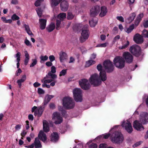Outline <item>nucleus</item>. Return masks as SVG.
Segmentation results:
<instances>
[{
    "mask_svg": "<svg viewBox=\"0 0 148 148\" xmlns=\"http://www.w3.org/2000/svg\"><path fill=\"white\" fill-rule=\"evenodd\" d=\"M38 138H35L34 143H33L35 148H41L42 145L39 139L45 142L47 139L46 134L42 130H40L38 135Z\"/></svg>",
    "mask_w": 148,
    "mask_h": 148,
    "instance_id": "1",
    "label": "nucleus"
},
{
    "mask_svg": "<svg viewBox=\"0 0 148 148\" xmlns=\"http://www.w3.org/2000/svg\"><path fill=\"white\" fill-rule=\"evenodd\" d=\"M63 106L67 109L73 108L75 105V102L72 98L65 97L63 99Z\"/></svg>",
    "mask_w": 148,
    "mask_h": 148,
    "instance_id": "2",
    "label": "nucleus"
},
{
    "mask_svg": "<svg viewBox=\"0 0 148 148\" xmlns=\"http://www.w3.org/2000/svg\"><path fill=\"white\" fill-rule=\"evenodd\" d=\"M88 26L86 25L84 26L82 30L81 36L79 38L81 42L83 43L87 40L89 36L90 32L88 29Z\"/></svg>",
    "mask_w": 148,
    "mask_h": 148,
    "instance_id": "3",
    "label": "nucleus"
},
{
    "mask_svg": "<svg viewBox=\"0 0 148 148\" xmlns=\"http://www.w3.org/2000/svg\"><path fill=\"white\" fill-rule=\"evenodd\" d=\"M124 138L123 134L121 132H115L114 136L112 137L111 141L114 143L119 144L122 143Z\"/></svg>",
    "mask_w": 148,
    "mask_h": 148,
    "instance_id": "4",
    "label": "nucleus"
},
{
    "mask_svg": "<svg viewBox=\"0 0 148 148\" xmlns=\"http://www.w3.org/2000/svg\"><path fill=\"white\" fill-rule=\"evenodd\" d=\"M115 66L120 69L123 68L125 66V61L124 59L120 56L116 57L113 60Z\"/></svg>",
    "mask_w": 148,
    "mask_h": 148,
    "instance_id": "5",
    "label": "nucleus"
},
{
    "mask_svg": "<svg viewBox=\"0 0 148 148\" xmlns=\"http://www.w3.org/2000/svg\"><path fill=\"white\" fill-rule=\"evenodd\" d=\"M73 96L75 100L77 102H81L82 100V95L81 90L75 88L73 91Z\"/></svg>",
    "mask_w": 148,
    "mask_h": 148,
    "instance_id": "6",
    "label": "nucleus"
},
{
    "mask_svg": "<svg viewBox=\"0 0 148 148\" xmlns=\"http://www.w3.org/2000/svg\"><path fill=\"white\" fill-rule=\"evenodd\" d=\"M130 52L136 57L139 56L141 53V49L140 47L137 45L131 46L129 49Z\"/></svg>",
    "mask_w": 148,
    "mask_h": 148,
    "instance_id": "7",
    "label": "nucleus"
},
{
    "mask_svg": "<svg viewBox=\"0 0 148 148\" xmlns=\"http://www.w3.org/2000/svg\"><path fill=\"white\" fill-rule=\"evenodd\" d=\"M90 83L94 86H97L101 84V81L99 79L98 75L95 73L92 75L89 79Z\"/></svg>",
    "mask_w": 148,
    "mask_h": 148,
    "instance_id": "8",
    "label": "nucleus"
},
{
    "mask_svg": "<svg viewBox=\"0 0 148 148\" xmlns=\"http://www.w3.org/2000/svg\"><path fill=\"white\" fill-rule=\"evenodd\" d=\"M103 64L107 73H111L113 71L114 66L112 62L109 60L104 61Z\"/></svg>",
    "mask_w": 148,
    "mask_h": 148,
    "instance_id": "9",
    "label": "nucleus"
},
{
    "mask_svg": "<svg viewBox=\"0 0 148 148\" xmlns=\"http://www.w3.org/2000/svg\"><path fill=\"white\" fill-rule=\"evenodd\" d=\"M121 126L124 128L126 131L129 134H131L133 131L131 123L128 120L124 121L121 124Z\"/></svg>",
    "mask_w": 148,
    "mask_h": 148,
    "instance_id": "10",
    "label": "nucleus"
},
{
    "mask_svg": "<svg viewBox=\"0 0 148 148\" xmlns=\"http://www.w3.org/2000/svg\"><path fill=\"white\" fill-rule=\"evenodd\" d=\"M97 68L98 71H100L99 77L101 80L103 81H106L107 79L106 73L104 71L102 70V66L101 64H99L97 66Z\"/></svg>",
    "mask_w": 148,
    "mask_h": 148,
    "instance_id": "11",
    "label": "nucleus"
},
{
    "mask_svg": "<svg viewBox=\"0 0 148 148\" xmlns=\"http://www.w3.org/2000/svg\"><path fill=\"white\" fill-rule=\"evenodd\" d=\"M79 84L81 88L84 90H88L90 88V84L86 79H83L79 80Z\"/></svg>",
    "mask_w": 148,
    "mask_h": 148,
    "instance_id": "12",
    "label": "nucleus"
},
{
    "mask_svg": "<svg viewBox=\"0 0 148 148\" xmlns=\"http://www.w3.org/2000/svg\"><path fill=\"white\" fill-rule=\"evenodd\" d=\"M123 57L127 63H130L133 61V57L129 52H124L123 55Z\"/></svg>",
    "mask_w": 148,
    "mask_h": 148,
    "instance_id": "13",
    "label": "nucleus"
},
{
    "mask_svg": "<svg viewBox=\"0 0 148 148\" xmlns=\"http://www.w3.org/2000/svg\"><path fill=\"white\" fill-rule=\"evenodd\" d=\"M148 121V114L147 112H143L140 115V121L143 124H146Z\"/></svg>",
    "mask_w": 148,
    "mask_h": 148,
    "instance_id": "14",
    "label": "nucleus"
},
{
    "mask_svg": "<svg viewBox=\"0 0 148 148\" xmlns=\"http://www.w3.org/2000/svg\"><path fill=\"white\" fill-rule=\"evenodd\" d=\"M100 7L98 5L93 7L90 10V15L91 16H95L98 14L100 11Z\"/></svg>",
    "mask_w": 148,
    "mask_h": 148,
    "instance_id": "15",
    "label": "nucleus"
},
{
    "mask_svg": "<svg viewBox=\"0 0 148 148\" xmlns=\"http://www.w3.org/2000/svg\"><path fill=\"white\" fill-rule=\"evenodd\" d=\"M53 115L54 118L56 120L54 122L56 124H59L62 122L63 119L60 116V113L57 112H55L53 113Z\"/></svg>",
    "mask_w": 148,
    "mask_h": 148,
    "instance_id": "16",
    "label": "nucleus"
},
{
    "mask_svg": "<svg viewBox=\"0 0 148 148\" xmlns=\"http://www.w3.org/2000/svg\"><path fill=\"white\" fill-rule=\"evenodd\" d=\"M142 123H140L139 121L137 120H135L133 122V127L134 128L138 131H141L144 129Z\"/></svg>",
    "mask_w": 148,
    "mask_h": 148,
    "instance_id": "17",
    "label": "nucleus"
},
{
    "mask_svg": "<svg viewBox=\"0 0 148 148\" xmlns=\"http://www.w3.org/2000/svg\"><path fill=\"white\" fill-rule=\"evenodd\" d=\"M134 40L137 44H140L143 42V37L139 34H136L134 36Z\"/></svg>",
    "mask_w": 148,
    "mask_h": 148,
    "instance_id": "18",
    "label": "nucleus"
},
{
    "mask_svg": "<svg viewBox=\"0 0 148 148\" xmlns=\"http://www.w3.org/2000/svg\"><path fill=\"white\" fill-rule=\"evenodd\" d=\"M60 136L57 132H53L51 135V141L53 143L57 142L59 140Z\"/></svg>",
    "mask_w": 148,
    "mask_h": 148,
    "instance_id": "19",
    "label": "nucleus"
},
{
    "mask_svg": "<svg viewBox=\"0 0 148 148\" xmlns=\"http://www.w3.org/2000/svg\"><path fill=\"white\" fill-rule=\"evenodd\" d=\"M69 4L66 1L64 0L60 3V8L61 10L64 12L66 11L68 9Z\"/></svg>",
    "mask_w": 148,
    "mask_h": 148,
    "instance_id": "20",
    "label": "nucleus"
},
{
    "mask_svg": "<svg viewBox=\"0 0 148 148\" xmlns=\"http://www.w3.org/2000/svg\"><path fill=\"white\" fill-rule=\"evenodd\" d=\"M40 23V28L41 30H43L45 29L47 21L46 19L40 18L39 20Z\"/></svg>",
    "mask_w": 148,
    "mask_h": 148,
    "instance_id": "21",
    "label": "nucleus"
},
{
    "mask_svg": "<svg viewBox=\"0 0 148 148\" xmlns=\"http://www.w3.org/2000/svg\"><path fill=\"white\" fill-rule=\"evenodd\" d=\"M59 59L61 62H63L67 58V55L65 52L61 51L59 53Z\"/></svg>",
    "mask_w": 148,
    "mask_h": 148,
    "instance_id": "22",
    "label": "nucleus"
},
{
    "mask_svg": "<svg viewBox=\"0 0 148 148\" xmlns=\"http://www.w3.org/2000/svg\"><path fill=\"white\" fill-rule=\"evenodd\" d=\"M53 97V95H49L48 94L47 95L45 96L44 101L42 104L45 106L47 105L50 101L51 99Z\"/></svg>",
    "mask_w": 148,
    "mask_h": 148,
    "instance_id": "23",
    "label": "nucleus"
},
{
    "mask_svg": "<svg viewBox=\"0 0 148 148\" xmlns=\"http://www.w3.org/2000/svg\"><path fill=\"white\" fill-rule=\"evenodd\" d=\"M98 21V18L95 17H93L92 20H89V22L90 26L91 27L95 26L97 23Z\"/></svg>",
    "mask_w": 148,
    "mask_h": 148,
    "instance_id": "24",
    "label": "nucleus"
},
{
    "mask_svg": "<svg viewBox=\"0 0 148 148\" xmlns=\"http://www.w3.org/2000/svg\"><path fill=\"white\" fill-rule=\"evenodd\" d=\"M108 10L106 7L105 6H102L101 8V12L99 16L101 17L105 16L107 13Z\"/></svg>",
    "mask_w": 148,
    "mask_h": 148,
    "instance_id": "25",
    "label": "nucleus"
},
{
    "mask_svg": "<svg viewBox=\"0 0 148 148\" xmlns=\"http://www.w3.org/2000/svg\"><path fill=\"white\" fill-rule=\"evenodd\" d=\"M43 130L44 132L47 133L49 131V127L48 123L46 120L43 122Z\"/></svg>",
    "mask_w": 148,
    "mask_h": 148,
    "instance_id": "26",
    "label": "nucleus"
},
{
    "mask_svg": "<svg viewBox=\"0 0 148 148\" xmlns=\"http://www.w3.org/2000/svg\"><path fill=\"white\" fill-rule=\"evenodd\" d=\"M26 76L25 75L22 76V78L18 80L17 81V83H18L19 87L21 88L22 84L21 83L23 82L26 80Z\"/></svg>",
    "mask_w": 148,
    "mask_h": 148,
    "instance_id": "27",
    "label": "nucleus"
},
{
    "mask_svg": "<svg viewBox=\"0 0 148 148\" xmlns=\"http://www.w3.org/2000/svg\"><path fill=\"white\" fill-rule=\"evenodd\" d=\"M56 27L55 23L52 22L47 27L46 29L48 32H50L52 31Z\"/></svg>",
    "mask_w": 148,
    "mask_h": 148,
    "instance_id": "28",
    "label": "nucleus"
},
{
    "mask_svg": "<svg viewBox=\"0 0 148 148\" xmlns=\"http://www.w3.org/2000/svg\"><path fill=\"white\" fill-rule=\"evenodd\" d=\"M136 16V14L135 13L133 12L131 14L129 17L127 18V20L129 23L132 22Z\"/></svg>",
    "mask_w": 148,
    "mask_h": 148,
    "instance_id": "29",
    "label": "nucleus"
},
{
    "mask_svg": "<svg viewBox=\"0 0 148 148\" xmlns=\"http://www.w3.org/2000/svg\"><path fill=\"white\" fill-rule=\"evenodd\" d=\"M45 107V106L42 105V106H41L39 108L38 111V117H40L42 114V112L44 111Z\"/></svg>",
    "mask_w": 148,
    "mask_h": 148,
    "instance_id": "30",
    "label": "nucleus"
},
{
    "mask_svg": "<svg viewBox=\"0 0 148 148\" xmlns=\"http://www.w3.org/2000/svg\"><path fill=\"white\" fill-rule=\"evenodd\" d=\"M25 59L24 64L26 65L28 63L29 59V56L27 51H25Z\"/></svg>",
    "mask_w": 148,
    "mask_h": 148,
    "instance_id": "31",
    "label": "nucleus"
},
{
    "mask_svg": "<svg viewBox=\"0 0 148 148\" xmlns=\"http://www.w3.org/2000/svg\"><path fill=\"white\" fill-rule=\"evenodd\" d=\"M66 14L65 13H60L58 16L57 18L60 19L61 21L63 20L64 18H66Z\"/></svg>",
    "mask_w": 148,
    "mask_h": 148,
    "instance_id": "32",
    "label": "nucleus"
},
{
    "mask_svg": "<svg viewBox=\"0 0 148 148\" xmlns=\"http://www.w3.org/2000/svg\"><path fill=\"white\" fill-rule=\"evenodd\" d=\"M134 25L132 24L130 25L128 28L125 29V31L128 34L130 33L134 28Z\"/></svg>",
    "mask_w": 148,
    "mask_h": 148,
    "instance_id": "33",
    "label": "nucleus"
},
{
    "mask_svg": "<svg viewBox=\"0 0 148 148\" xmlns=\"http://www.w3.org/2000/svg\"><path fill=\"white\" fill-rule=\"evenodd\" d=\"M75 16V14H73L71 12H68L67 18L68 20L73 19Z\"/></svg>",
    "mask_w": 148,
    "mask_h": 148,
    "instance_id": "34",
    "label": "nucleus"
},
{
    "mask_svg": "<svg viewBox=\"0 0 148 148\" xmlns=\"http://www.w3.org/2000/svg\"><path fill=\"white\" fill-rule=\"evenodd\" d=\"M1 19L2 21L4 23H11L12 22V19H10L7 20L6 18L4 16L1 17Z\"/></svg>",
    "mask_w": 148,
    "mask_h": 148,
    "instance_id": "35",
    "label": "nucleus"
},
{
    "mask_svg": "<svg viewBox=\"0 0 148 148\" xmlns=\"http://www.w3.org/2000/svg\"><path fill=\"white\" fill-rule=\"evenodd\" d=\"M62 0H52L51 4L52 6H56Z\"/></svg>",
    "mask_w": 148,
    "mask_h": 148,
    "instance_id": "36",
    "label": "nucleus"
},
{
    "mask_svg": "<svg viewBox=\"0 0 148 148\" xmlns=\"http://www.w3.org/2000/svg\"><path fill=\"white\" fill-rule=\"evenodd\" d=\"M36 10L38 16L40 18L42 14V11L41 9L40 8H37L36 9Z\"/></svg>",
    "mask_w": 148,
    "mask_h": 148,
    "instance_id": "37",
    "label": "nucleus"
},
{
    "mask_svg": "<svg viewBox=\"0 0 148 148\" xmlns=\"http://www.w3.org/2000/svg\"><path fill=\"white\" fill-rule=\"evenodd\" d=\"M48 57L46 55L44 56H41L40 57V62L42 63V61L44 62L47 60H48Z\"/></svg>",
    "mask_w": 148,
    "mask_h": 148,
    "instance_id": "38",
    "label": "nucleus"
},
{
    "mask_svg": "<svg viewBox=\"0 0 148 148\" xmlns=\"http://www.w3.org/2000/svg\"><path fill=\"white\" fill-rule=\"evenodd\" d=\"M95 61L92 60H90L86 62V65L87 66H89L95 63Z\"/></svg>",
    "mask_w": 148,
    "mask_h": 148,
    "instance_id": "39",
    "label": "nucleus"
},
{
    "mask_svg": "<svg viewBox=\"0 0 148 148\" xmlns=\"http://www.w3.org/2000/svg\"><path fill=\"white\" fill-rule=\"evenodd\" d=\"M142 34L144 37L148 38V31L144 29L142 32Z\"/></svg>",
    "mask_w": 148,
    "mask_h": 148,
    "instance_id": "40",
    "label": "nucleus"
},
{
    "mask_svg": "<svg viewBox=\"0 0 148 148\" xmlns=\"http://www.w3.org/2000/svg\"><path fill=\"white\" fill-rule=\"evenodd\" d=\"M61 24V20H56V29L57 30H59L60 29V25Z\"/></svg>",
    "mask_w": 148,
    "mask_h": 148,
    "instance_id": "41",
    "label": "nucleus"
},
{
    "mask_svg": "<svg viewBox=\"0 0 148 148\" xmlns=\"http://www.w3.org/2000/svg\"><path fill=\"white\" fill-rule=\"evenodd\" d=\"M130 44V42L128 41H127L126 43L121 47H120L119 48L120 49H123L127 48Z\"/></svg>",
    "mask_w": 148,
    "mask_h": 148,
    "instance_id": "42",
    "label": "nucleus"
},
{
    "mask_svg": "<svg viewBox=\"0 0 148 148\" xmlns=\"http://www.w3.org/2000/svg\"><path fill=\"white\" fill-rule=\"evenodd\" d=\"M11 19L13 21L18 20L19 19V17L16 14H14L12 16Z\"/></svg>",
    "mask_w": 148,
    "mask_h": 148,
    "instance_id": "43",
    "label": "nucleus"
},
{
    "mask_svg": "<svg viewBox=\"0 0 148 148\" xmlns=\"http://www.w3.org/2000/svg\"><path fill=\"white\" fill-rule=\"evenodd\" d=\"M67 69H63L60 73L59 76H62L65 75L67 73Z\"/></svg>",
    "mask_w": 148,
    "mask_h": 148,
    "instance_id": "44",
    "label": "nucleus"
},
{
    "mask_svg": "<svg viewBox=\"0 0 148 148\" xmlns=\"http://www.w3.org/2000/svg\"><path fill=\"white\" fill-rule=\"evenodd\" d=\"M32 62L30 64V66L31 67L34 66L37 63V60L36 59H33L32 60Z\"/></svg>",
    "mask_w": 148,
    "mask_h": 148,
    "instance_id": "45",
    "label": "nucleus"
},
{
    "mask_svg": "<svg viewBox=\"0 0 148 148\" xmlns=\"http://www.w3.org/2000/svg\"><path fill=\"white\" fill-rule=\"evenodd\" d=\"M43 1V0H37L35 3L34 5L36 7L40 6L42 2Z\"/></svg>",
    "mask_w": 148,
    "mask_h": 148,
    "instance_id": "46",
    "label": "nucleus"
},
{
    "mask_svg": "<svg viewBox=\"0 0 148 148\" xmlns=\"http://www.w3.org/2000/svg\"><path fill=\"white\" fill-rule=\"evenodd\" d=\"M38 92L39 94L40 95L44 94L45 91L42 89L39 88L38 89Z\"/></svg>",
    "mask_w": 148,
    "mask_h": 148,
    "instance_id": "47",
    "label": "nucleus"
},
{
    "mask_svg": "<svg viewBox=\"0 0 148 148\" xmlns=\"http://www.w3.org/2000/svg\"><path fill=\"white\" fill-rule=\"evenodd\" d=\"M21 53L19 52H18L16 55V57L17 58V61H18L20 60L21 58Z\"/></svg>",
    "mask_w": 148,
    "mask_h": 148,
    "instance_id": "48",
    "label": "nucleus"
},
{
    "mask_svg": "<svg viewBox=\"0 0 148 148\" xmlns=\"http://www.w3.org/2000/svg\"><path fill=\"white\" fill-rule=\"evenodd\" d=\"M143 25L145 28L148 27V20L145 21L143 23Z\"/></svg>",
    "mask_w": 148,
    "mask_h": 148,
    "instance_id": "49",
    "label": "nucleus"
},
{
    "mask_svg": "<svg viewBox=\"0 0 148 148\" xmlns=\"http://www.w3.org/2000/svg\"><path fill=\"white\" fill-rule=\"evenodd\" d=\"M107 43H103L100 44L98 45L96 47H106L107 46Z\"/></svg>",
    "mask_w": 148,
    "mask_h": 148,
    "instance_id": "50",
    "label": "nucleus"
},
{
    "mask_svg": "<svg viewBox=\"0 0 148 148\" xmlns=\"http://www.w3.org/2000/svg\"><path fill=\"white\" fill-rule=\"evenodd\" d=\"M49 106L50 108L51 109H54L56 107L55 104L52 103H50Z\"/></svg>",
    "mask_w": 148,
    "mask_h": 148,
    "instance_id": "51",
    "label": "nucleus"
},
{
    "mask_svg": "<svg viewBox=\"0 0 148 148\" xmlns=\"http://www.w3.org/2000/svg\"><path fill=\"white\" fill-rule=\"evenodd\" d=\"M49 59L50 61L52 62L55 60V58L54 56L52 55L49 56Z\"/></svg>",
    "mask_w": 148,
    "mask_h": 148,
    "instance_id": "52",
    "label": "nucleus"
},
{
    "mask_svg": "<svg viewBox=\"0 0 148 148\" xmlns=\"http://www.w3.org/2000/svg\"><path fill=\"white\" fill-rule=\"evenodd\" d=\"M143 16V13L140 14L136 18L140 19V20L141 21L142 18Z\"/></svg>",
    "mask_w": 148,
    "mask_h": 148,
    "instance_id": "53",
    "label": "nucleus"
},
{
    "mask_svg": "<svg viewBox=\"0 0 148 148\" xmlns=\"http://www.w3.org/2000/svg\"><path fill=\"white\" fill-rule=\"evenodd\" d=\"M27 134V132L25 130H23L21 133V136L23 137H21V138L23 139V137H24L25 136V135Z\"/></svg>",
    "mask_w": 148,
    "mask_h": 148,
    "instance_id": "54",
    "label": "nucleus"
},
{
    "mask_svg": "<svg viewBox=\"0 0 148 148\" xmlns=\"http://www.w3.org/2000/svg\"><path fill=\"white\" fill-rule=\"evenodd\" d=\"M56 72V68L54 66H52L51 68V72L53 73H55Z\"/></svg>",
    "mask_w": 148,
    "mask_h": 148,
    "instance_id": "55",
    "label": "nucleus"
},
{
    "mask_svg": "<svg viewBox=\"0 0 148 148\" xmlns=\"http://www.w3.org/2000/svg\"><path fill=\"white\" fill-rule=\"evenodd\" d=\"M46 65L48 67H50L51 66H52L53 65V64L52 62L50 61H48L47 62L45 63Z\"/></svg>",
    "mask_w": 148,
    "mask_h": 148,
    "instance_id": "56",
    "label": "nucleus"
},
{
    "mask_svg": "<svg viewBox=\"0 0 148 148\" xmlns=\"http://www.w3.org/2000/svg\"><path fill=\"white\" fill-rule=\"evenodd\" d=\"M116 18L118 20L121 22H123L124 21V18L122 16H117Z\"/></svg>",
    "mask_w": 148,
    "mask_h": 148,
    "instance_id": "57",
    "label": "nucleus"
},
{
    "mask_svg": "<svg viewBox=\"0 0 148 148\" xmlns=\"http://www.w3.org/2000/svg\"><path fill=\"white\" fill-rule=\"evenodd\" d=\"M142 143V142L141 141L137 142L133 145V147H137L140 145Z\"/></svg>",
    "mask_w": 148,
    "mask_h": 148,
    "instance_id": "58",
    "label": "nucleus"
},
{
    "mask_svg": "<svg viewBox=\"0 0 148 148\" xmlns=\"http://www.w3.org/2000/svg\"><path fill=\"white\" fill-rule=\"evenodd\" d=\"M53 81L52 79H46L44 81V83L45 84L49 83Z\"/></svg>",
    "mask_w": 148,
    "mask_h": 148,
    "instance_id": "59",
    "label": "nucleus"
},
{
    "mask_svg": "<svg viewBox=\"0 0 148 148\" xmlns=\"http://www.w3.org/2000/svg\"><path fill=\"white\" fill-rule=\"evenodd\" d=\"M107 145L105 144H101L99 146V148H107Z\"/></svg>",
    "mask_w": 148,
    "mask_h": 148,
    "instance_id": "60",
    "label": "nucleus"
},
{
    "mask_svg": "<svg viewBox=\"0 0 148 148\" xmlns=\"http://www.w3.org/2000/svg\"><path fill=\"white\" fill-rule=\"evenodd\" d=\"M25 44L28 46H29L31 45L29 41L27 39H26L25 41Z\"/></svg>",
    "mask_w": 148,
    "mask_h": 148,
    "instance_id": "61",
    "label": "nucleus"
},
{
    "mask_svg": "<svg viewBox=\"0 0 148 148\" xmlns=\"http://www.w3.org/2000/svg\"><path fill=\"white\" fill-rule=\"evenodd\" d=\"M140 21V19L138 20V19L136 18V19L134 22V24L136 26L138 25Z\"/></svg>",
    "mask_w": 148,
    "mask_h": 148,
    "instance_id": "62",
    "label": "nucleus"
},
{
    "mask_svg": "<svg viewBox=\"0 0 148 148\" xmlns=\"http://www.w3.org/2000/svg\"><path fill=\"white\" fill-rule=\"evenodd\" d=\"M28 119L32 121H33L34 119V117L32 114H29L28 116Z\"/></svg>",
    "mask_w": 148,
    "mask_h": 148,
    "instance_id": "63",
    "label": "nucleus"
},
{
    "mask_svg": "<svg viewBox=\"0 0 148 148\" xmlns=\"http://www.w3.org/2000/svg\"><path fill=\"white\" fill-rule=\"evenodd\" d=\"M11 3L12 4L16 5L18 3V1L17 0H12Z\"/></svg>",
    "mask_w": 148,
    "mask_h": 148,
    "instance_id": "64",
    "label": "nucleus"
}]
</instances>
